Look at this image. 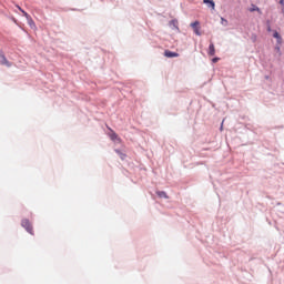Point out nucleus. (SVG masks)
<instances>
[{
	"label": "nucleus",
	"instance_id": "1",
	"mask_svg": "<svg viewBox=\"0 0 284 284\" xmlns=\"http://www.w3.org/2000/svg\"><path fill=\"white\" fill-rule=\"evenodd\" d=\"M22 227L29 233V234H34V231L32 230V224L30 223V220H22L21 222Z\"/></svg>",
	"mask_w": 284,
	"mask_h": 284
},
{
	"label": "nucleus",
	"instance_id": "2",
	"mask_svg": "<svg viewBox=\"0 0 284 284\" xmlns=\"http://www.w3.org/2000/svg\"><path fill=\"white\" fill-rule=\"evenodd\" d=\"M201 22L199 21H195V22H192L191 23V28L194 30V33L197 36V37H201Z\"/></svg>",
	"mask_w": 284,
	"mask_h": 284
},
{
	"label": "nucleus",
	"instance_id": "3",
	"mask_svg": "<svg viewBox=\"0 0 284 284\" xmlns=\"http://www.w3.org/2000/svg\"><path fill=\"white\" fill-rule=\"evenodd\" d=\"M0 65H6L7 68L12 67V63H10V61H8V59L6 58V55L3 53H0Z\"/></svg>",
	"mask_w": 284,
	"mask_h": 284
},
{
	"label": "nucleus",
	"instance_id": "4",
	"mask_svg": "<svg viewBox=\"0 0 284 284\" xmlns=\"http://www.w3.org/2000/svg\"><path fill=\"white\" fill-rule=\"evenodd\" d=\"M164 57H166L168 59H174V58L179 57V53L172 52L170 50H165L164 51Z\"/></svg>",
	"mask_w": 284,
	"mask_h": 284
},
{
	"label": "nucleus",
	"instance_id": "5",
	"mask_svg": "<svg viewBox=\"0 0 284 284\" xmlns=\"http://www.w3.org/2000/svg\"><path fill=\"white\" fill-rule=\"evenodd\" d=\"M273 37H274V39H276L278 45H281L283 43V38L278 33V31H274Z\"/></svg>",
	"mask_w": 284,
	"mask_h": 284
},
{
	"label": "nucleus",
	"instance_id": "6",
	"mask_svg": "<svg viewBox=\"0 0 284 284\" xmlns=\"http://www.w3.org/2000/svg\"><path fill=\"white\" fill-rule=\"evenodd\" d=\"M216 54V49L214 48V43H210L209 45V57H214Z\"/></svg>",
	"mask_w": 284,
	"mask_h": 284
},
{
	"label": "nucleus",
	"instance_id": "7",
	"mask_svg": "<svg viewBox=\"0 0 284 284\" xmlns=\"http://www.w3.org/2000/svg\"><path fill=\"white\" fill-rule=\"evenodd\" d=\"M250 12H258L261 14V9L256 7L255 4H252V8L248 9Z\"/></svg>",
	"mask_w": 284,
	"mask_h": 284
},
{
	"label": "nucleus",
	"instance_id": "8",
	"mask_svg": "<svg viewBox=\"0 0 284 284\" xmlns=\"http://www.w3.org/2000/svg\"><path fill=\"white\" fill-rule=\"evenodd\" d=\"M156 194L158 196H160V199H168V193H165L164 191H158Z\"/></svg>",
	"mask_w": 284,
	"mask_h": 284
},
{
	"label": "nucleus",
	"instance_id": "9",
	"mask_svg": "<svg viewBox=\"0 0 284 284\" xmlns=\"http://www.w3.org/2000/svg\"><path fill=\"white\" fill-rule=\"evenodd\" d=\"M110 139H111V141H116V139H119V134H116V132L112 131L110 134Z\"/></svg>",
	"mask_w": 284,
	"mask_h": 284
},
{
	"label": "nucleus",
	"instance_id": "10",
	"mask_svg": "<svg viewBox=\"0 0 284 284\" xmlns=\"http://www.w3.org/2000/svg\"><path fill=\"white\" fill-rule=\"evenodd\" d=\"M204 3H209L210 7L214 10V1L213 0H203Z\"/></svg>",
	"mask_w": 284,
	"mask_h": 284
},
{
	"label": "nucleus",
	"instance_id": "11",
	"mask_svg": "<svg viewBox=\"0 0 284 284\" xmlns=\"http://www.w3.org/2000/svg\"><path fill=\"white\" fill-rule=\"evenodd\" d=\"M19 10H21V12L24 14V17H27V19L30 18V14H28V12H26L24 10H22L21 8H19Z\"/></svg>",
	"mask_w": 284,
	"mask_h": 284
},
{
	"label": "nucleus",
	"instance_id": "12",
	"mask_svg": "<svg viewBox=\"0 0 284 284\" xmlns=\"http://www.w3.org/2000/svg\"><path fill=\"white\" fill-rule=\"evenodd\" d=\"M221 21H222V26H227V20L226 19L222 18Z\"/></svg>",
	"mask_w": 284,
	"mask_h": 284
},
{
	"label": "nucleus",
	"instance_id": "13",
	"mask_svg": "<svg viewBox=\"0 0 284 284\" xmlns=\"http://www.w3.org/2000/svg\"><path fill=\"white\" fill-rule=\"evenodd\" d=\"M213 63H217L219 62V58H213Z\"/></svg>",
	"mask_w": 284,
	"mask_h": 284
},
{
	"label": "nucleus",
	"instance_id": "14",
	"mask_svg": "<svg viewBox=\"0 0 284 284\" xmlns=\"http://www.w3.org/2000/svg\"><path fill=\"white\" fill-rule=\"evenodd\" d=\"M29 26H34V21L30 20Z\"/></svg>",
	"mask_w": 284,
	"mask_h": 284
},
{
	"label": "nucleus",
	"instance_id": "15",
	"mask_svg": "<svg viewBox=\"0 0 284 284\" xmlns=\"http://www.w3.org/2000/svg\"><path fill=\"white\" fill-rule=\"evenodd\" d=\"M275 50H276L277 52H281V47H276Z\"/></svg>",
	"mask_w": 284,
	"mask_h": 284
},
{
	"label": "nucleus",
	"instance_id": "16",
	"mask_svg": "<svg viewBox=\"0 0 284 284\" xmlns=\"http://www.w3.org/2000/svg\"><path fill=\"white\" fill-rule=\"evenodd\" d=\"M280 4H281V6H284V0H280Z\"/></svg>",
	"mask_w": 284,
	"mask_h": 284
},
{
	"label": "nucleus",
	"instance_id": "17",
	"mask_svg": "<svg viewBox=\"0 0 284 284\" xmlns=\"http://www.w3.org/2000/svg\"><path fill=\"white\" fill-rule=\"evenodd\" d=\"M267 31H268V32H272V28L268 27V28H267Z\"/></svg>",
	"mask_w": 284,
	"mask_h": 284
}]
</instances>
